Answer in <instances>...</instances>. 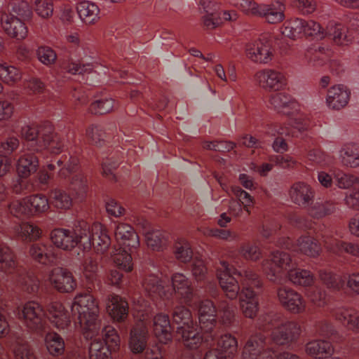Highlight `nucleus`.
Segmentation results:
<instances>
[{
  "label": "nucleus",
  "instance_id": "nucleus-1",
  "mask_svg": "<svg viewBox=\"0 0 359 359\" xmlns=\"http://www.w3.org/2000/svg\"><path fill=\"white\" fill-rule=\"evenodd\" d=\"M293 264L290 255L283 251H275L271 254L270 258L262 262V268L266 278L271 282L280 280L283 271H287V277L295 285L309 287L314 283L313 273L300 268L292 269Z\"/></svg>",
  "mask_w": 359,
  "mask_h": 359
},
{
  "label": "nucleus",
  "instance_id": "nucleus-2",
  "mask_svg": "<svg viewBox=\"0 0 359 359\" xmlns=\"http://www.w3.org/2000/svg\"><path fill=\"white\" fill-rule=\"evenodd\" d=\"M21 135L26 142L25 147L31 152L48 149L53 154H59L64 147V140L54 133L49 122L37 126H26L22 128Z\"/></svg>",
  "mask_w": 359,
  "mask_h": 359
},
{
  "label": "nucleus",
  "instance_id": "nucleus-3",
  "mask_svg": "<svg viewBox=\"0 0 359 359\" xmlns=\"http://www.w3.org/2000/svg\"><path fill=\"white\" fill-rule=\"evenodd\" d=\"M72 311L77 316L76 323H79L86 339H92L100 333L99 306L93 295L86 292L78 294L74 297Z\"/></svg>",
  "mask_w": 359,
  "mask_h": 359
},
{
  "label": "nucleus",
  "instance_id": "nucleus-4",
  "mask_svg": "<svg viewBox=\"0 0 359 359\" xmlns=\"http://www.w3.org/2000/svg\"><path fill=\"white\" fill-rule=\"evenodd\" d=\"M0 271L11 275L12 279L22 289L29 294L35 293L39 287V280L18 265L13 251L6 245L0 244Z\"/></svg>",
  "mask_w": 359,
  "mask_h": 359
},
{
  "label": "nucleus",
  "instance_id": "nucleus-5",
  "mask_svg": "<svg viewBox=\"0 0 359 359\" xmlns=\"http://www.w3.org/2000/svg\"><path fill=\"white\" fill-rule=\"evenodd\" d=\"M76 233L81 237L83 250H88L93 247L97 252L103 253L111 243L110 237L100 223H95L90 227L88 223L81 220L80 229L76 230Z\"/></svg>",
  "mask_w": 359,
  "mask_h": 359
},
{
  "label": "nucleus",
  "instance_id": "nucleus-6",
  "mask_svg": "<svg viewBox=\"0 0 359 359\" xmlns=\"http://www.w3.org/2000/svg\"><path fill=\"white\" fill-rule=\"evenodd\" d=\"M269 325L264 329H271V339L278 345H285L296 340L301 333L299 325L295 321L281 318L280 314H269L265 317Z\"/></svg>",
  "mask_w": 359,
  "mask_h": 359
},
{
  "label": "nucleus",
  "instance_id": "nucleus-7",
  "mask_svg": "<svg viewBox=\"0 0 359 359\" xmlns=\"http://www.w3.org/2000/svg\"><path fill=\"white\" fill-rule=\"evenodd\" d=\"M281 33L292 39L302 36H311L318 39L326 37L325 29L318 22L302 18H294L286 21L281 28Z\"/></svg>",
  "mask_w": 359,
  "mask_h": 359
},
{
  "label": "nucleus",
  "instance_id": "nucleus-8",
  "mask_svg": "<svg viewBox=\"0 0 359 359\" xmlns=\"http://www.w3.org/2000/svg\"><path fill=\"white\" fill-rule=\"evenodd\" d=\"M18 319L31 332L39 333L46 324V311L36 301H29L18 308Z\"/></svg>",
  "mask_w": 359,
  "mask_h": 359
},
{
  "label": "nucleus",
  "instance_id": "nucleus-9",
  "mask_svg": "<svg viewBox=\"0 0 359 359\" xmlns=\"http://www.w3.org/2000/svg\"><path fill=\"white\" fill-rule=\"evenodd\" d=\"M217 277L225 295L230 299H236L240 292L238 269L227 262H220V265L217 268Z\"/></svg>",
  "mask_w": 359,
  "mask_h": 359
},
{
  "label": "nucleus",
  "instance_id": "nucleus-10",
  "mask_svg": "<svg viewBox=\"0 0 359 359\" xmlns=\"http://www.w3.org/2000/svg\"><path fill=\"white\" fill-rule=\"evenodd\" d=\"M78 229H80V221L72 230L55 229L50 233V240L55 247L63 250L70 251L76 246L82 248L80 243L81 237L76 233Z\"/></svg>",
  "mask_w": 359,
  "mask_h": 359
},
{
  "label": "nucleus",
  "instance_id": "nucleus-11",
  "mask_svg": "<svg viewBox=\"0 0 359 359\" xmlns=\"http://www.w3.org/2000/svg\"><path fill=\"white\" fill-rule=\"evenodd\" d=\"M257 85L266 91H278L287 85L285 75L273 69H264L255 74Z\"/></svg>",
  "mask_w": 359,
  "mask_h": 359
},
{
  "label": "nucleus",
  "instance_id": "nucleus-12",
  "mask_svg": "<svg viewBox=\"0 0 359 359\" xmlns=\"http://www.w3.org/2000/svg\"><path fill=\"white\" fill-rule=\"evenodd\" d=\"M283 243L285 248L302 253L308 257H317L320 255L322 249L320 243L310 235H302L295 243L287 238Z\"/></svg>",
  "mask_w": 359,
  "mask_h": 359
},
{
  "label": "nucleus",
  "instance_id": "nucleus-13",
  "mask_svg": "<svg viewBox=\"0 0 359 359\" xmlns=\"http://www.w3.org/2000/svg\"><path fill=\"white\" fill-rule=\"evenodd\" d=\"M278 301L284 309L292 313H303L306 309V302L303 297L294 290L288 287H281L277 290Z\"/></svg>",
  "mask_w": 359,
  "mask_h": 359
},
{
  "label": "nucleus",
  "instance_id": "nucleus-14",
  "mask_svg": "<svg viewBox=\"0 0 359 359\" xmlns=\"http://www.w3.org/2000/svg\"><path fill=\"white\" fill-rule=\"evenodd\" d=\"M315 194L312 187L304 182H294L289 190L291 201L304 208L309 207L313 202Z\"/></svg>",
  "mask_w": 359,
  "mask_h": 359
},
{
  "label": "nucleus",
  "instance_id": "nucleus-15",
  "mask_svg": "<svg viewBox=\"0 0 359 359\" xmlns=\"http://www.w3.org/2000/svg\"><path fill=\"white\" fill-rule=\"evenodd\" d=\"M266 337L262 333L252 335L247 341L243 351V359H264L269 353Z\"/></svg>",
  "mask_w": 359,
  "mask_h": 359
},
{
  "label": "nucleus",
  "instance_id": "nucleus-16",
  "mask_svg": "<svg viewBox=\"0 0 359 359\" xmlns=\"http://www.w3.org/2000/svg\"><path fill=\"white\" fill-rule=\"evenodd\" d=\"M51 285L60 292H70L74 290L76 283L72 273L67 269L54 268L49 274Z\"/></svg>",
  "mask_w": 359,
  "mask_h": 359
},
{
  "label": "nucleus",
  "instance_id": "nucleus-17",
  "mask_svg": "<svg viewBox=\"0 0 359 359\" xmlns=\"http://www.w3.org/2000/svg\"><path fill=\"white\" fill-rule=\"evenodd\" d=\"M145 292L153 299H169L172 297V290H168L160 277L155 274L147 276L142 282Z\"/></svg>",
  "mask_w": 359,
  "mask_h": 359
},
{
  "label": "nucleus",
  "instance_id": "nucleus-18",
  "mask_svg": "<svg viewBox=\"0 0 359 359\" xmlns=\"http://www.w3.org/2000/svg\"><path fill=\"white\" fill-rule=\"evenodd\" d=\"M332 316L344 327L355 332H359V311L341 306L332 310Z\"/></svg>",
  "mask_w": 359,
  "mask_h": 359
},
{
  "label": "nucleus",
  "instance_id": "nucleus-19",
  "mask_svg": "<svg viewBox=\"0 0 359 359\" xmlns=\"http://www.w3.org/2000/svg\"><path fill=\"white\" fill-rule=\"evenodd\" d=\"M269 104L277 112L287 116H292L299 110L298 103L290 95L285 93L271 95L269 97Z\"/></svg>",
  "mask_w": 359,
  "mask_h": 359
},
{
  "label": "nucleus",
  "instance_id": "nucleus-20",
  "mask_svg": "<svg viewBox=\"0 0 359 359\" xmlns=\"http://www.w3.org/2000/svg\"><path fill=\"white\" fill-rule=\"evenodd\" d=\"M1 25L8 36L18 40L25 39L27 35V28L25 24L11 14L3 13L1 15Z\"/></svg>",
  "mask_w": 359,
  "mask_h": 359
},
{
  "label": "nucleus",
  "instance_id": "nucleus-21",
  "mask_svg": "<svg viewBox=\"0 0 359 359\" xmlns=\"http://www.w3.org/2000/svg\"><path fill=\"white\" fill-rule=\"evenodd\" d=\"M351 95L350 90L343 84L332 86L326 97V104L330 109L339 110L347 105Z\"/></svg>",
  "mask_w": 359,
  "mask_h": 359
},
{
  "label": "nucleus",
  "instance_id": "nucleus-22",
  "mask_svg": "<svg viewBox=\"0 0 359 359\" xmlns=\"http://www.w3.org/2000/svg\"><path fill=\"white\" fill-rule=\"evenodd\" d=\"M216 308L212 301L205 299L200 303L198 320L201 331L211 333L216 324Z\"/></svg>",
  "mask_w": 359,
  "mask_h": 359
},
{
  "label": "nucleus",
  "instance_id": "nucleus-23",
  "mask_svg": "<svg viewBox=\"0 0 359 359\" xmlns=\"http://www.w3.org/2000/svg\"><path fill=\"white\" fill-rule=\"evenodd\" d=\"M114 235L116 240L121 245L128 248L132 252L140 245L139 237L133 227L126 223L116 224Z\"/></svg>",
  "mask_w": 359,
  "mask_h": 359
},
{
  "label": "nucleus",
  "instance_id": "nucleus-24",
  "mask_svg": "<svg viewBox=\"0 0 359 359\" xmlns=\"http://www.w3.org/2000/svg\"><path fill=\"white\" fill-rule=\"evenodd\" d=\"M172 286L168 285V290H172V296L176 293L184 302L191 301L193 296L191 283L183 273H175L171 277Z\"/></svg>",
  "mask_w": 359,
  "mask_h": 359
},
{
  "label": "nucleus",
  "instance_id": "nucleus-25",
  "mask_svg": "<svg viewBox=\"0 0 359 359\" xmlns=\"http://www.w3.org/2000/svg\"><path fill=\"white\" fill-rule=\"evenodd\" d=\"M270 4H259L257 17L264 18L270 24L280 22L284 19V5L279 0Z\"/></svg>",
  "mask_w": 359,
  "mask_h": 359
},
{
  "label": "nucleus",
  "instance_id": "nucleus-26",
  "mask_svg": "<svg viewBox=\"0 0 359 359\" xmlns=\"http://www.w3.org/2000/svg\"><path fill=\"white\" fill-rule=\"evenodd\" d=\"M246 55L250 60L259 63L266 64L272 59L270 44L262 41L249 43L246 48Z\"/></svg>",
  "mask_w": 359,
  "mask_h": 359
},
{
  "label": "nucleus",
  "instance_id": "nucleus-27",
  "mask_svg": "<svg viewBox=\"0 0 359 359\" xmlns=\"http://www.w3.org/2000/svg\"><path fill=\"white\" fill-rule=\"evenodd\" d=\"M46 316L57 329L66 328L70 323L69 315L64 306L58 302H51L47 307Z\"/></svg>",
  "mask_w": 359,
  "mask_h": 359
},
{
  "label": "nucleus",
  "instance_id": "nucleus-28",
  "mask_svg": "<svg viewBox=\"0 0 359 359\" xmlns=\"http://www.w3.org/2000/svg\"><path fill=\"white\" fill-rule=\"evenodd\" d=\"M147 345V330L143 322L135 324L130 331L129 348L134 354L142 353Z\"/></svg>",
  "mask_w": 359,
  "mask_h": 359
},
{
  "label": "nucleus",
  "instance_id": "nucleus-29",
  "mask_svg": "<svg viewBox=\"0 0 359 359\" xmlns=\"http://www.w3.org/2000/svg\"><path fill=\"white\" fill-rule=\"evenodd\" d=\"M176 332L177 336H180L184 345L190 349L198 348L204 337L198 331L197 325L192 323L187 326H178Z\"/></svg>",
  "mask_w": 359,
  "mask_h": 359
},
{
  "label": "nucleus",
  "instance_id": "nucleus-30",
  "mask_svg": "<svg viewBox=\"0 0 359 359\" xmlns=\"http://www.w3.org/2000/svg\"><path fill=\"white\" fill-rule=\"evenodd\" d=\"M153 329L156 337L161 343L167 344L171 341L172 328L167 314L158 313L154 316Z\"/></svg>",
  "mask_w": 359,
  "mask_h": 359
},
{
  "label": "nucleus",
  "instance_id": "nucleus-31",
  "mask_svg": "<svg viewBox=\"0 0 359 359\" xmlns=\"http://www.w3.org/2000/svg\"><path fill=\"white\" fill-rule=\"evenodd\" d=\"M306 353L316 359L327 358L334 352L332 344L323 339H316L308 342L305 346Z\"/></svg>",
  "mask_w": 359,
  "mask_h": 359
},
{
  "label": "nucleus",
  "instance_id": "nucleus-32",
  "mask_svg": "<svg viewBox=\"0 0 359 359\" xmlns=\"http://www.w3.org/2000/svg\"><path fill=\"white\" fill-rule=\"evenodd\" d=\"M241 307L244 316L253 318L258 310V301L255 292L249 288L242 290L241 292Z\"/></svg>",
  "mask_w": 359,
  "mask_h": 359
},
{
  "label": "nucleus",
  "instance_id": "nucleus-33",
  "mask_svg": "<svg viewBox=\"0 0 359 359\" xmlns=\"http://www.w3.org/2000/svg\"><path fill=\"white\" fill-rule=\"evenodd\" d=\"M107 309L114 320L122 321L128 316V304L120 296L113 294L109 299Z\"/></svg>",
  "mask_w": 359,
  "mask_h": 359
},
{
  "label": "nucleus",
  "instance_id": "nucleus-34",
  "mask_svg": "<svg viewBox=\"0 0 359 359\" xmlns=\"http://www.w3.org/2000/svg\"><path fill=\"white\" fill-rule=\"evenodd\" d=\"M332 50L328 46H313L306 53L309 63L313 67L324 65L330 59Z\"/></svg>",
  "mask_w": 359,
  "mask_h": 359
},
{
  "label": "nucleus",
  "instance_id": "nucleus-35",
  "mask_svg": "<svg viewBox=\"0 0 359 359\" xmlns=\"http://www.w3.org/2000/svg\"><path fill=\"white\" fill-rule=\"evenodd\" d=\"M39 167V157L33 153L21 156L18 161L17 172L21 177H28L36 171Z\"/></svg>",
  "mask_w": 359,
  "mask_h": 359
},
{
  "label": "nucleus",
  "instance_id": "nucleus-36",
  "mask_svg": "<svg viewBox=\"0 0 359 359\" xmlns=\"http://www.w3.org/2000/svg\"><path fill=\"white\" fill-rule=\"evenodd\" d=\"M238 341L235 337L231 334L222 335L217 340V350L224 358H233L237 353Z\"/></svg>",
  "mask_w": 359,
  "mask_h": 359
},
{
  "label": "nucleus",
  "instance_id": "nucleus-37",
  "mask_svg": "<svg viewBox=\"0 0 359 359\" xmlns=\"http://www.w3.org/2000/svg\"><path fill=\"white\" fill-rule=\"evenodd\" d=\"M348 29L345 28L341 24L330 22L325 32L326 37H329L339 46L347 45L351 39L347 35Z\"/></svg>",
  "mask_w": 359,
  "mask_h": 359
},
{
  "label": "nucleus",
  "instance_id": "nucleus-38",
  "mask_svg": "<svg viewBox=\"0 0 359 359\" xmlns=\"http://www.w3.org/2000/svg\"><path fill=\"white\" fill-rule=\"evenodd\" d=\"M339 158L342 164L347 167H358L359 145L355 143L344 144L339 151Z\"/></svg>",
  "mask_w": 359,
  "mask_h": 359
},
{
  "label": "nucleus",
  "instance_id": "nucleus-39",
  "mask_svg": "<svg viewBox=\"0 0 359 359\" xmlns=\"http://www.w3.org/2000/svg\"><path fill=\"white\" fill-rule=\"evenodd\" d=\"M76 10L80 19L86 24L95 23L99 19L100 9L94 3L81 1L78 4Z\"/></svg>",
  "mask_w": 359,
  "mask_h": 359
},
{
  "label": "nucleus",
  "instance_id": "nucleus-40",
  "mask_svg": "<svg viewBox=\"0 0 359 359\" xmlns=\"http://www.w3.org/2000/svg\"><path fill=\"white\" fill-rule=\"evenodd\" d=\"M31 216L44 213L50 208V199L44 194H36L26 197Z\"/></svg>",
  "mask_w": 359,
  "mask_h": 359
},
{
  "label": "nucleus",
  "instance_id": "nucleus-41",
  "mask_svg": "<svg viewBox=\"0 0 359 359\" xmlns=\"http://www.w3.org/2000/svg\"><path fill=\"white\" fill-rule=\"evenodd\" d=\"M308 208L309 215L314 219H321L336 210V204L332 201H317Z\"/></svg>",
  "mask_w": 359,
  "mask_h": 359
},
{
  "label": "nucleus",
  "instance_id": "nucleus-42",
  "mask_svg": "<svg viewBox=\"0 0 359 359\" xmlns=\"http://www.w3.org/2000/svg\"><path fill=\"white\" fill-rule=\"evenodd\" d=\"M58 167L60 168L58 175L61 178H67L79 168V159L76 156L63 154L58 159H55Z\"/></svg>",
  "mask_w": 359,
  "mask_h": 359
},
{
  "label": "nucleus",
  "instance_id": "nucleus-43",
  "mask_svg": "<svg viewBox=\"0 0 359 359\" xmlns=\"http://www.w3.org/2000/svg\"><path fill=\"white\" fill-rule=\"evenodd\" d=\"M50 203L55 208L68 210L72 205V198L69 194L62 189H52L49 194Z\"/></svg>",
  "mask_w": 359,
  "mask_h": 359
},
{
  "label": "nucleus",
  "instance_id": "nucleus-44",
  "mask_svg": "<svg viewBox=\"0 0 359 359\" xmlns=\"http://www.w3.org/2000/svg\"><path fill=\"white\" fill-rule=\"evenodd\" d=\"M45 345L48 353L53 356H59L65 352V341L55 332H49L45 336Z\"/></svg>",
  "mask_w": 359,
  "mask_h": 359
},
{
  "label": "nucleus",
  "instance_id": "nucleus-45",
  "mask_svg": "<svg viewBox=\"0 0 359 359\" xmlns=\"http://www.w3.org/2000/svg\"><path fill=\"white\" fill-rule=\"evenodd\" d=\"M29 254L34 261L42 264H46L53 258L51 247L41 243L32 244Z\"/></svg>",
  "mask_w": 359,
  "mask_h": 359
},
{
  "label": "nucleus",
  "instance_id": "nucleus-46",
  "mask_svg": "<svg viewBox=\"0 0 359 359\" xmlns=\"http://www.w3.org/2000/svg\"><path fill=\"white\" fill-rule=\"evenodd\" d=\"M238 277L243 287V290L251 287L260 288L262 286L260 276L251 269L238 270Z\"/></svg>",
  "mask_w": 359,
  "mask_h": 359
},
{
  "label": "nucleus",
  "instance_id": "nucleus-47",
  "mask_svg": "<svg viewBox=\"0 0 359 359\" xmlns=\"http://www.w3.org/2000/svg\"><path fill=\"white\" fill-rule=\"evenodd\" d=\"M146 243L148 247L153 250H162L168 243V236L160 230L149 231L145 235Z\"/></svg>",
  "mask_w": 359,
  "mask_h": 359
},
{
  "label": "nucleus",
  "instance_id": "nucleus-48",
  "mask_svg": "<svg viewBox=\"0 0 359 359\" xmlns=\"http://www.w3.org/2000/svg\"><path fill=\"white\" fill-rule=\"evenodd\" d=\"M22 78V72L18 68L8 65L6 63H0V79L8 85H13Z\"/></svg>",
  "mask_w": 359,
  "mask_h": 359
},
{
  "label": "nucleus",
  "instance_id": "nucleus-49",
  "mask_svg": "<svg viewBox=\"0 0 359 359\" xmlns=\"http://www.w3.org/2000/svg\"><path fill=\"white\" fill-rule=\"evenodd\" d=\"M17 233L19 238L29 242L39 238L41 234V230L33 224L25 222L18 226Z\"/></svg>",
  "mask_w": 359,
  "mask_h": 359
},
{
  "label": "nucleus",
  "instance_id": "nucleus-50",
  "mask_svg": "<svg viewBox=\"0 0 359 359\" xmlns=\"http://www.w3.org/2000/svg\"><path fill=\"white\" fill-rule=\"evenodd\" d=\"M100 331L104 338V345L108 346L110 351H116L120 346V337L116 329L111 325H107Z\"/></svg>",
  "mask_w": 359,
  "mask_h": 359
},
{
  "label": "nucleus",
  "instance_id": "nucleus-51",
  "mask_svg": "<svg viewBox=\"0 0 359 359\" xmlns=\"http://www.w3.org/2000/svg\"><path fill=\"white\" fill-rule=\"evenodd\" d=\"M116 251H118V252L114 255V262L118 269L126 272L131 271L133 269V259L131 255L128 252V248H120Z\"/></svg>",
  "mask_w": 359,
  "mask_h": 359
},
{
  "label": "nucleus",
  "instance_id": "nucleus-52",
  "mask_svg": "<svg viewBox=\"0 0 359 359\" xmlns=\"http://www.w3.org/2000/svg\"><path fill=\"white\" fill-rule=\"evenodd\" d=\"M115 100L111 97H104L92 102L89 111L95 115H103L111 112L114 107Z\"/></svg>",
  "mask_w": 359,
  "mask_h": 359
},
{
  "label": "nucleus",
  "instance_id": "nucleus-53",
  "mask_svg": "<svg viewBox=\"0 0 359 359\" xmlns=\"http://www.w3.org/2000/svg\"><path fill=\"white\" fill-rule=\"evenodd\" d=\"M109 348L100 340H94L89 346V359H111Z\"/></svg>",
  "mask_w": 359,
  "mask_h": 359
},
{
  "label": "nucleus",
  "instance_id": "nucleus-54",
  "mask_svg": "<svg viewBox=\"0 0 359 359\" xmlns=\"http://www.w3.org/2000/svg\"><path fill=\"white\" fill-rule=\"evenodd\" d=\"M86 135L88 142L97 147H102L105 142V132L99 125L90 126L86 129Z\"/></svg>",
  "mask_w": 359,
  "mask_h": 359
},
{
  "label": "nucleus",
  "instance_id": "nucleus-55",
  "mask_svg": "<svg viewBox=\"0 0 359 359\" xmlns=\"http://www.w3.org/2000/svg\"><path fill=\"white\" fill-rule=\"evenodd\" d=\"M8 210L13 216L19 219L31 217V210L28 208L26 197L22 200L12 201L8 205Z\"/></svg>",
  "mask_w": 359,
  "mask_h": 359
},
{
  "label": "nucleus",
  "instance_id": "nucleus-56",
  "mask_svg": "<svg viewBox=\"0 0 359 359\" xmlns=\"http://www.w3.org/2000/svg\"><path fill=\"white\" fill-rule=\"evenodd\" d=\"M319 277L321 281L328 288L333 290H340L343 285L344 280L341 277L326 270H320L319 271Z\"/></svg>",
  "mask_w": 359,
  "mask_h": 359
},
{
  "label": "nucleus",
  "instance_id": "nucleus-57",
  "mask_svg": "<svg viewBox=\"0 0 359 359\" xmlns=\"http://www.w3.org/2000/svg\"><path fill=\"white\" fill-rule=\"evenodd\" d=\"M218 310L222 323L226 327L233 325L235 320V311L233 305L226 301H221L218 305Z\"/></svg>",
  "mask_w": 359,
  "mask_h": 359
},
{
  "label": "nucleus",
  "instance_id": "nucleus-58",
  "mask_svg": "<svg viewBox=\"0 0 359 359\" xmlns=\"http://www.w3.org/2000/svg\"><path fill=\"white\" fill-rule=\"evenodd\" d=\"M20 147V140L15 135L8 136L0 142V155L10 158L9 156L16 151Z\"/></svg>",
  "mask_w": 359,
  "mask_h": 359
},
{
  "label": "nucleus",
  "instance_id": "nucleus-59",
  "mask_svg": "<svg viewBox=\"0 0 359 359\" xmlns=\"http://www.w3.org/2000/svg\"><path fill=\"white\" fill-rule=\"evenodd\" d=\"M9 8L11 12L24 19H29L32 15V8L25 0H11Z\"/></svg>",
  "mask_w": 359,
  "mask_h": 359
},
{
  "label": "nucleus",
  "instance_id": "nucleus-60",
  "mask_svg": "<svg viewBox=\"0 0 359 359\" xmlns=\"http://www.w3.org/2000/svg\"><path fill=\"white\" fill-rule=\"evenodd\" d=\"M323 241L328 252L338 256L344 254L346 241L327 236H323Z\"/></svg>",
  "mask_w": 359,
  "mask_h": 359
},
{
  "label": "nucleus",
  "instance_id": "nucleus-61",
  "mask_svg": "<svg viewBox=\"0 0 359 359\" xmlns=\"http://www.w3.org/2000/svg\"><path fill=\"white\" fill-rule=\"evenodd\" d=\"M229 4L246 15L257 16L259 4L253 0H230Z\"/></svg>",
  "mask_w": 359,
  "mask_h": 359
},
{
  "label": "nucleus",
  "instance_id": "nucleus-62",
  "mask_svg": "<svg viewBox=\"0 0 359 359\" xmlns=\"http://www.w3.org/2000/svg\"><path fill=\"white\" fill-rule=\"evenodd\" d=\"M173 322L179 326H187L192 323L190 311L184 306H176L172 313Z\"/></svg>",
  "mask_w": 359,
  "mask_h": 359
},
{
  "label": "nucleus",
  "instance_id": "nucleus-63",
  "mask_svg": "<svg viewBox=\"0 0 359 359\" xmlns=\"http://www.w3.org/2000/svg\"><path fill=\"white\" fill-rule=\"evenodd\" d=\"M174 253L176 259L184 263L189 262L193 254L190 245L184 241L175 244Z\"/></svg>",
  "mask_w": 359,
  "mask_h": 359
},
{
  "label": "nucleus",
  "instance_id": "nucleus-64",
  "mask_svg": "<svg viewBox=\"0 0 359 359\" xmlns=\"http://www.w3.org/2000/svg\"><path fill=\"white\" fill-rule=\"evenodd\" d=\"M70 188L79 196H83L88 190L86 176L79 172L74 175L70 180Z\"/></svg>",
  "mask_w": 359,
  "mask_h": 359
}]
</instances>
